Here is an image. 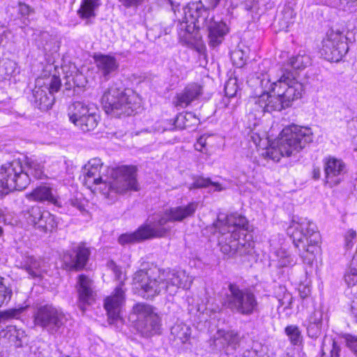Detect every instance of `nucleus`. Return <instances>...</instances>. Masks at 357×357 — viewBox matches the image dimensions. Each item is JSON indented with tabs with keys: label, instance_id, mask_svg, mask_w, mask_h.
<instances>
[{
	"label": "nucleus",
	"instance_id": "f257e3e1",
	"mask_svg": "<svg viewBox=\"0 0 357 357\" xmlns=\"http://www.w3.org/2000/svg\"><path fill=\"white\" fill-rule=\"evenodd\" d=\"M135 167L121 166L116 168L104 167L100 158H92L83 168L81 179L89 189H98L109 197L112 192L123 194L128 190H137Z\"/></svg>",
	"mask_w": 357,
	"mask_h": 357
},
{
	"label": "nucleus",
	"instance_id": "f03ea898",
	"mask_svg": "<svg viewBox=\"0 0 357 357\" xmlns=\"http://www.w3.org/2000/svg\"><path fill=\"white\" fill-rule=\"evenodd\" d=\"M133 282L146 294L144 297H153L162 291L170 295L176 294L178 288L188 289L192 279L185 271L160 270L156 268L137 271Z\"/></svg>",
	"mask_w": 357,
	"mask_h": 357
},
{
	"label": "nucleus",
	"instance_id": "7ed1b4c3",
	"mask_svg": "<svg viewBox=\"0 0 357 357\" xmlns=\"http://www.w3.org/2000/svg\"><path fill=\"white\" fill-rule=\"evenodd\" d=\"M44 166L36 160L27 158L25 167L20 160H13L0 166V195L13 190L25 189L31 181L44 177Z\"/></svg>",
	"mask_w": 357,
	"mask_h": 357
},
{
	"label": "nucleus",
	"instance_id": "20e7f679",
	"mask_svg": "<svg viewBox=\"0 0 357 357\" xmlns=\"http://www.w3.org/2000/svg\"><path fill=\"white\" fill-rule=\"evenodd\" d=\"M311 128L295 124L284 128L277 140V147L268 149L267 157L279 161L281 156L294 155L312 142Z\"/></svg>",
	"mask_w": 357,
	"mask_h": 357
},
{
	"label": "nucleus",
	"instance_id": "39448f33",
	"mask_svg": "<svg viewBox=\"0 0 357 357\" xmlns=\"http://www.w3.org/2000/svg\"><path fill=\"white\" fill-rule=\"evenodd\" d=\"M287 234L290 236L294 245L300 251L303 250L301 257L303 262L312 264L315 253L319 250L320 234L317 231L316 225L306 218H295L287 229Z\"/></svg>",
	"mask_w": 357,
	"mask_h": 357
},
{
	"label": "nucleus",
	"instance_id": "423d86ee",
	"mask_svg": "<svg viewBox=\"0 0 357 357\" xmlns=\"http://www.w3.org/2000/svg\"><path fill=\"white\" fill-rule=\"evenodd\" d=\"M101 102L105 112L114 117L131 116L142 106V99L132 90L113 84L103 94Z\"/></svg>",
	"mask_w": 357,
	"mask_h": 357
},
{
	"label": "nucleus",
	"instance_id": "0eeeda50",
	"mask_svg": "<svg viewBox=\"0 0 357 357\" xmlns=\"http://www.w3.org/2000/svg\"><path fill=\"white\" fill-rule=\"evenodd\" d=\"M260 85L265 90L273 91L281 96L284 102V106L287 107L301 97L303 91V84L297 81L293 73L284 66L281 68L280 75L278 79L272 81L269 75L264 76L260 80Z\"/></svg>",
	"mask_w": 357,
	"mask_h": 357
},
{
	"label": "nucleus",
	"instance_id": "6e6552de",
	"mask_svg": "<svg viewBox=\"0 0 357 357\" xmlns=\"http://www.w3.org/2000/svg\"><path fill=\"white\" fill-rule=\"evenodd\" d=\"M198 204L192 202L187 205L177 206L165 210L149 218L155 229V235L158 238L165 236L171 230L169 223L183 222L194 215Z\"/></svg>",
	"mask_w": 357,
	"mask_h": 357
},
{
	"label": "nucleus",
	"instance_id": "1a4fd4ad",
	"mask_svg": "<svg viewBox=\"0 0 357 357\" xmlns=\"http://www.w3.org/2000/svg\"><path fill=\"white\" fill-rule=\"evenodd\" d=\"M225 305L234 313L250 316L257 310L256 295L250 288H241L235 283H229L225 295Z\"/></svg>",
	"mask_w": 357,
	"mask_h": 357
},
{
	"label": "nucleus",
	"instance_id": "9d476101",
	"mask_svg": "<svg viewBox=\"0 0 357 357\" xmlns=\"http://www.w3.org/2000/svg\"><path fill=\"white\" fill-rule=\"evenodd\" d=\"M67 321V314L62 308L53 304L40 305L33 313L34 326L52 335L59 333Z\"/></svg>",
	"mask_w": 357,
	"mask_h": 357
},
{
	"label": "nucleus",
	"instance_id": "9b49d317",
	"mask_svg": "<svg viewBox=\"0 0 357 357\" xmlns=\"http://www.w3.org/2000/svg\"><path fill=\"white\" fill-rule=\"evenodd\" d=\"M107 267L113 273L115 280L119 281L114 293L106 297L104 301V307L107 311L109 323L114 324L121 320V313L125 303V289H123L124 278L121 268L114 261L108 262Z\"/></svg>",
	"mask_w": 357,
	"mask_h": 357
},
{
	"label": "nucleus",
	"instance_id": "f8f14e48",
	"mask_svg": "<svg viewBox=\"0 0 357 357\" xmlns=\"http://www.w3.org/2000/svg\"><path fill=\"white\" fill-rule=\"evenodd\" d=\"M68 116L70 121L84 132L93 130L100 121L95 105L81 101L74 102L69 105Z\"/></svg>",
	"mask_w": 357,
	"mask_h": 357
},
{
	"label": "nucleus",
	"instance_id": "ddd939ff",
	"mask_svg": "<svg viewBox=\"0 0 357 357\" xmlns=\"http://www.w3.org/2000/svg\"><path fill=\"white\" fill-rule=\"evenodd\" d=\"M347 37L344 31L331 29L322 41L321 54L331 62H338L348 52Z\"/></svg>",
	"mask_w": 357,
	"mask_h": 357
},
{
	"label": "nucleus",
	"instance_id": "4468645a",
	"mask_svg": "<svg viewBox=\"0 0 357 357\" xmlns=\"http://www.w3.org/2000/svg\"><path fill=\"white\" fill-rule=\"evenodd\" d=\"M133 311L137 315V329L143 336L150 337L160 333V319L150 305L138 303L133 307Z\"/></svg>",
	"mask_w": 357,
	"mask_h": 357
},
{
	"label": "nucleus",
	"instance_id": "2eb2a0df",
	"mask_svg": "<svg viewBox=\"0 0 357 357\" xmlns=\"http://www.w3.org/2000/svg\"><path fill=\"white\" fill-rule=\"evenodd\" d=\"M218 244L220 251L228 257H233L236 255L245 256L251 255L254 249V242L250 239L239 237H227L218 236Z\"/></svg>",
	"mask_w": 357,
	"mask_h": 357
},
{
	"label": "nucleus",
	"instance_id": "dca6fc26",
	"mask_svg": "<svg viewBox=\"0 0 357 357\" xmlns=\"http://www.w3.org/2000/svg\"><path fill=\"white\" fill-rule=\"evenodd\" d=\"M24 215L29 225L41 231H52L57 227L56 217L38 206L29 208Z\"/></svg>",
	"mask_w": 357,
	"mask_h": 357
},
{
	"label": "nucleus",
	"instance_id": "f3484780",
	"mask_svg": "<svg viewBox=\"0 0 357 357\" xmlns=\"http://www.w3.org/2000/svg\"><path fill=\"white\" fill-rule=\"evenodd\" d=\"M263 93L259 96L250 99L249 104L254 106L253 109L259 113L272 112L273 111H281L287 108L282 97L273 91L265 90L260 85Z\"/></svg>",
	"mask_w": 357,
	"mask_h": 357
},
{
	"label": "nucleus",
	"instance_id": "a211bd4d",
	"mask_svg": "<svg viewBox=\"0 0 357 357\" xmlns=\"http://www.w3.org/2000/svg\"><path fill=\"white\" fill-rule=\"evenodd\" d=\"M246 223V219L237 214L228 215L225 220L218 218L213 223L214 234L227 237H239L241 228H243Z\"/></svg>",
	"mask_w": 357,
	"mask_h": 357
},
{
	"label": "nucleus",
	"instance_id": "6ab92c4d",
	"mask_svg": "<svg viewBox=\"0 0 357 357\" xmlns=\"http://www.w3.org/2000/svg\"><path fill=\"white\" fill-rule=\"evenodd\" d=\"M325 183L330 187L338 185L347 173L346 164L339 158L327 156L323 160Z\"/></svg>",
	"mask_w": 357,
	"mask_h": 357
},
{
	"label": "nucleus",
	"instance_id": "aec40b11",
	"mask_svg": "<svg viewBox=\"0 0 357 357\" xmlns=\"http://www.w3.org/2000/svg\"><path fill=\"white\" fill-rule=\"evenodd\" d=\"M90 255L89 248L84 243H79L64 253L63 263L69 270L79 271L86 266Z\"/></svg>",
	"mask_w": 357,
	"mask_h": 357
},
{
	"label": "nucleus",
	"instance_id": "412c9836",
	"mask_svg": "<svg viewBox=\"0 0 357 357\" xmlns=\"http://www.w3.org/2000/svg\"><path fill=\"white\" fill-rule=\"evenodd\" d=\"M76 289L77 292V306L84 312L88 305H92L96 300V293L94 290L93 281L85 275L77 278Z\"/></svg>",
	"mask_w": 357,
	"mask_h": 357
},
{
	"label": "nucleus",
	"instance_id": "4be33fe9",
	"mask_svg": "<svg viewBox=\"0 0 357 357\" xmlns=\"http://www.w3.org/2000/svg\"><path fill=\"white\" fill-rule=\"evenodd\" d=\"M154 235L155 229L149 218L146 223L140 226L135 231L121 234L118 238V242L124 245L146 239L158 238Z\"/></svg>",
	"mask_w": 357,
	"mask_h": 357
},
{
	"label": "nucleus",
	"instance_id": "5701e85b",
	"mask_svg": "<svg viewBox=\"0 0 357 357\" xmlns=\"http://www.w3.org/2000/svg\"><path fill=\"white\" fill-rule=\"evenodd\" d=\"M93 59L98 73L105 80H108L119 67L116 57L109 54H96Z\"/></svg>",
	"mask_w": 357,
	"mask_h": 357
},
{
	"label": "nucleus",
	"instance_id": "b1692460",
	"mask_svg": "<svg viewBox=\"0 0 357 357\" xmlns=\"http://www.w3.org/2000/svg\"><path fill=\"white\" fill-rule=\"evenodd\" d=\"M202 93V87L197 83L187 85L183 91L178 93L174 101V106L185 108L192 101L197 100Z\"/></svg>",
	"mask_w": 357,
	"mask_h": 357
},
{
	"label": "nucleus",
	"instance_id": "393cba45",
	"mask_svg": "<svg viewBox=\"0 0 357 357\" xmlns=\"http://www.w3.org/2000/svg\"><path fill=\"white\" fill-rule=\"evenodd\" d=\"M241 337L238 331L235 330L220 329L214 337L215 345L221 344L222 349L231 348L236 350L240 345Z\"/></svg>",
	"mask_w": 357,
	"mask_h": 357
},
{
	"label": "nucleus",
	"instance_id": "a878e982",
	"mask_svg": "<svg viewBox=\"0 0 357 357\" xmlns=\"http://www.w3.org/2000/svg\"><path fill=\"white\" fill-rule=\"evenodd\" d=\"M31 101L35 107L40 110L46 111L52 108L54 102V97L49 93L47 86H36L32 91Z\"/></svg>",
	"mask_w": 357,
	"mask_h": 357
},
{
	"label": "nucleus",
	"instance_id": "bb28decb",
	"mask_svg": "<svg viewBox=\"0 0 357 357\" xmlns=\"http://www.w3.org/2000/svg\"><path fill=\"white\" fill-rule=\"evenodd\" d=\"M208 44L213 47H215L222 43L225 36L228 32L227 24L222 22L211 20L208 25Z\"/></svg>",
	"mask_w": 357,
	"mask_h": 357
},
{
	"label": "nucleus",
	"instance_id": "cd10ccee",
	"mask_svg": "<svg viewBox=\"0 0 357 357\" xmlns=\"http://www.w3.org/2000/svg\"><path fill=\"white\" fill-rule=\"evenodd\" d=\"M184 15L188 22L195 24L199 21L205 22L208 16V10L201 1L192 2L184 8Z\"/></svg>",
	"mask_w": 357,
	"mask_h": 357
},
{
	"label": "nucleus",
	"instance_id": "c85d7f7f",
	"mask_svg": "<svg viewBox=\"0 0 357 357\" xmlns=\"http://www.w3.org/2000/svg\"><path fill=\"white\" fill-rule=\"evenodd\" d=\"M27 198L36 202H47L54 206H61V203L56 195L52 192V189L47 185H40L27 195Z\"/></svg>",
	"mask_w": 357,
	"mask_h": 357
},
{
	"label": "nucleus",
	"instance_id": "c756f323",
	"mask_svg": "<svg viewBox=\"0 0 357 357\" xmlns=\"http://www.w3.org/2000/svg\"><path fill=\"white\" fill-rule=\"evenodd\" d=\"M322 319L323 312L319 310H314L307 317L304 326L310 337L317 339L321 335Z\"/></svg>",
	"mask_w": 357,
	"mask_h": 357
},
{
	"label": "nucleus",
	"instance_id": "7c9ffc66",
	"mask_svg": "<svg viewBox=\"0 0 357 357\" xmlns=\"http://www.w3.org/2000/svg\"><path fill=\"white\" fill-rule=\"evenodd\" d=\"M41 263L39 259L33 256H26L21 262V268L31 278H37L41 277L43 274Z\"/></svg>",
	"mask_w": 357,
	"mask_h": 357
},
{
	"label": "nucleus",
	"instance_id": "2f4dec72",
	"mask_svg": "<svg viewBox=\"0 0 357 357\" xmlns=\"http://www.w3.org/2000/svg\"><path fill=\"white\" fill-rule=\"evenodd\" d=\"M100 5V0H82L78 15L82 19H90L96 17L95 10Z\"/></svg>",
	"mask_w": 357,
	"mask_h": 357
},
{
	"label": "nucleus",
	"instance_id": "473e14b6",
	"mask_svg": "<svg viewBox=\"0 0 357 357\" xmlns=\"http://www.w3.org/2000/svg\"><path fill=\"white\" fill-rule=\"evenodd\" d=\"M274 254L278 267H291L296 264L295 257L283 248L275 250Z\"/></svg>",
	"mask_w": 357,
	"mask_h": 357
},
{
	"label": "nucleus",
	"instance_id": "72a5a7b5",
	"mask_svg": "<svg viewBox=\"0 0 357 357\" xmlns=\"http://www.w3.org/2000/svg\"><path fill=\"white\" fill-rule=\"evenodd\" d=\"M310 63L311 59L309 55L305 53H299L296 56H291L288 61L287 66L295 70H303L310 66Z\"/></svg>",
	"mask_w": 357,
	"mask_h": 357
},
{
	"label": "nucleus",
	"instance_id": "f704fd0d",
	"mask_svg": "<svg viewBox=\"0 0 357 357\" xmlns=\"http://www.w3.org/2000/svg\"><path fill=\"white\" fill-rule=\"evenodd\" d=\"M26 306L20 307L0 311V324H5L13 319H19L20 315L26 310Z\"/></svg>",
	"mask_w": 357,
	"mask_h": 357
},
{
	"label": "nucleus",
	"instance_id": "c9c22d12",
	"mask_svg": "<svg viewBox=\"0 0 357 357\" xmlns=\"http://www.w3.org/2000/svg\"><path fill=\"white\" fill-rule=\"evenodd\" d=\"M171 333L175 338L185 342L190 335V328L184 324H176L172 327Z\"/></svg>",
	"mask_w": 357,
	"mask_h": 357
},
{
	"label": "nucleus",
	"instance_id": "e433bc0d",
	"mask_svg": "<svg viewBox=\"0 0 357 357\" xmlns=\"http://www.w3.org/2000/svg\"><path fill=\"white\" fill-rule=\"evenodd\" d=\"M12 296L11 287L6 283L5 278L0 275V307L8 304Z\"/></svg>",
	"mask_w": 357,
	"mask_h": 357
},
{
	"label": "nucleus",
	"instance_id": "4c0bfd02",
	"mask_svg": "<svg viewBox=\"0 0 357 357\" xmlns=\"http://www.w3.org/2000/svg\"><path fill=\"white\" fill-rule=\"evenodd\" d=\"M285 333L289 337L290 342L294 345H298L303 341L301 331L299 328L295 325L287 326L285 328Z\"/></svg>",
	"mask_w": 357,
	"mask_h": 357
},
{
	"label": "nucleus",
	"instance_id": "58836bf2",
	"mask_svg": "<svg viewBox=\"0 0 357 357\" xmlns=\"http://www.w3.org/2000/svg\"><path fill=\"white\" fill-rule=\"evenodd\" d=\"M214 187V191H222L223 188L219 183L213 182L209 178L197 177L195 179L192 186L195 188H207L208 186Z\"/></svg>",
	"mask_w": 357,
	"mask_h": 357
},
{
	"label": "nucleus",
	"instance_id": "ea45409f",
	"mask_svg": "<svg viewBox=\"0 0 357 357\" xmlns=\"http://www.w3.org/2000/svg\"><path fill=\"white\" fill-rule=\"evenodd\" d=\"M357 238L356 231L353 229H349L346 231L344 235V248L347 250H350L354 245Z\"/></svg>",
	"mask_w": 357,
	"mask_h": 357
},
{
	"label": "nucleus",
	"instance_id": "a19ab883",
	"mask_svg": "<svg viewBox=\"0 0 357 357\" xmlns=\"http://www.w3.org/2000/svg\"><path fill=\"white\" fill-rule=\"evenodd\" d=\"M231 59L234 66L241 68L245 62V54L241 50H235L231 53Z\"/></svg>",
	"mask_w": 357,
	"mask_h": 357
},
{
	"label": "nucleus",
	"instance_id": "79ce46f5",
	"mask_svg": "<svg viewBox=\"0 0 357 357\" xmlns=\"http://www.w3.org/2000/svg\"><path fill=\"white\" fill-rule=\"evenodd\" d=\"M237 91L236 79H229L225 85V95L229 98H233L236 95Z\"/></svg>",
	"mask_w": 357,
	"mask_h": 357
},
{
	"label": "nucleus",
	"instance_id": "37998d69",
	"mask_svg": "<svg viewBox=\"0 0 357 357\" xmlns=\"http://www.w3.org/2000/svg\"><path fill=\"white\" fill-rule=\"evenodd\" d=\"M61 83V79L57 76H52L50 79V82L48 85H45L48 89L49 93L52 96L54 93L58 92L60 89Z\"/></svg>",
	"mask_w": 357,
	"mask_h": 357
},
{
	"label": "nucleus",
	"instance_id": "c03bdc74",
	"mask_svg": "<svg viewBox=\"0 0 357 357\" xmlns=\"http://www.w3.org/2000/svg\"><path fill=\"white\" fill-rule=\"evenodd\" d=\"M192 116V115L191 113L186 114L185 115L181 114L177 115L174 123L175 128L178 129L186 128L188 126V125L186 123L185 121H188V117L190 118Z\"/></svg>",
	"mask_w": 357,
	"mask_h": 357
},
{
	"label": "nucleus",
	"instance_id": "a18cd8bd",
	"mask_svg": "<svg viewBox=\"0 0 357 357\" xmlns=\"http://www.w3.org/2000/svg\"><path fill=\"white\" fill-rule=\"evenodd\" d=\"M126 8H137L144 4L146 0H118Z\"/></svg>",
	"mask_w": 357,
	"mask_h": 357
},
{
	"label": "nucleus",
	"instance_id": "49530a36",
	"mask_svg": "<svg viewBox=\"0 0 357 357\" xmlns=\"http://www.w3.org/2000/svg\"><path fill=\"white\" fill-rule=\"evenodd\" d=\"M345 340L347 346L357 356V337L351 335H346Z\"/></svg>",
	"mask_w": 357,
	"mask_h": 357
},
{
	"label": "nucleus",
	"instance_id": "de8ad7c7",
	"mask_svg": "<svg viewBox=\"0 0 357 357\" xmlns=\"http://www.w3.org/2000/svg\"><path fill=\"white\" fill-rule=\"evenodd\" d=\"M68 206H71L80 212L85 211L84 204L83 202L77 198H71L67 202Z\"/></svg>",
	"mask_w": 357,
	"mask_h": 357
},
{
	"label": "nucleus",
	"instance_id": "09e8293b",
	"mask_svg": "<svg viewBox=\"0 0 357 357\" xmlns=\"http://www.w3.org/2000/svg\"><path fill=\"white\" fill-rule=\"evenodd\" d=\"M8 332L10 336L15 337L17 341H21L22 338L25 336V332L22 329L17 328L16 326H10Z\"/></svg>",
	"mask_w": 357,
	"mask_h": 357
},
{
	"label": "nucleus",
	"instance_id": "8fccbe9b",
	"mask_svg": "<svg viewBox=\"0 0 357 357\" xmlns=\"http://www.w3.org/2000/svg\"><path fill=\"white\" fill-rule=\"evenodd\" d=\"M329 344L332 348L330 350L331 357H340V348L334 340L330 339Z\"/></svg>",
	"mask_w": 357,
	"mask_h": 357
},
{
	"label": "nucleus",
	"instance_id": "3c124183",
	"mask_svg": "<svg viewBox=\"0 0 357 357\" xmlns=\"http://www.w3.org/2000/svg\"><path fill=\"white\" fill-rule=\"evenodd\" d=\"M222 0H211V7L214 9L216 8ZM226 1H229L230 3V6L232 8H236L238 6L241 0H225Z\"/></svg>",
	"mask_w": 357,
	"mask_h": 357
},
{
	"label": "nucleus",
	"instance_id": "603ef678",
	"mask_svg": "<svg viewBox=\"0 0 357 357\" xmlns=\"http://www.w3.org/2000/svg\"><path fill=\"white\" fill-rule=\"evenodd\" d=\"M206 138L204 136H201L195 144V148L197 151L204 152V149L206 146Z\"/></svg>",
	"mask_w": 357,
	"mask_h": 357
},
{
	"label": "nucleus",
	"instance_id": "864d4df0",
	"mask_svg": "<svg viewBox=\"0 0 357 357\" xmlns=\"http://www.w3.org/2000/svg\"><path fill=\"white\" fill-rule=\"evenodd\" d=\"M19 10L21 15H28L31 12V8L25 3H20Z\"/></svg>",
	"mask_w": 357,
	"mask_h": 357
},
{
	"label": "nucleus",
	"instance_id": "5fc2aeb1",
	"mask_svg": "<svg viewBox=\"0 0 357 357\" xmlns=\"http://www.w3.org/2000/svg\"><path fill=\"white\" fill-rule=\"evenodd\" d=\"M313 178L317 180L321 176V170L319 167H315L312 172Z\"/></svg>",
	"mask_w": 357,
	"mask_h": 357
},
{
	"label": "nucleus",
	"instance_id": "6e6d98bb",
	"mask_svg": "<svg viewBox=\"0 0 357 357\" xmlns=\"http://www.w3.org/2000/svg\"><path fill=\"white\" fill-rule=\"evenodd\" d=\"M356 1H357V0H340V3L343 8H345L349 3H354Z\"/></svg>",
	"mask_w": 357,
	"mask_h": 357
},
{
	"label": "nucleus",
	"instance_id": "4d7b16f0",
	"mask_svg": "<svg viewBox=\"0 0 357 357\" xmlns=\"http://www.w3.org/2000/svg\"><path fill=\"white\" fill-rule=\"evenodd\" d=\"M243 357H257L256 351H248L243 354Z\"/></svg>",
	"mask_w": 357,
	"mask_h": 357
},
{
	"label": "nucleus",
	"instance_id": "13d9d810",
	"mask_svg": "<svg viewBox=\"0 0 357 357\" xmlns=\"http://www.w3.org/2000/svg\"><path fill=\"white\" fill-rule=\"evenodd\" d=\"M245 8L247 10H251L252 8V6L250 4H248V3H245Z\"/></svg>",
	"mask_w": 357,
	"mask_h": 357
},
{
	"label": "nucleus",
	"instance_id": "bf43d9fd",
	"mask_svg": "<svg viewBox=\"0 0 357 357\" xmlns=\"http://www.w3.org/2000/svg\"><path fill=\"white\" fill-rule=\"evenodd\" d=\"M351 311H352V313L357 315V307H354V306H352L351 307Z\"/></svg>",
	"mask_w": 357,
	"mask_h": 357
},
{
	"label": "nucleus",
	"instance_id": "052dcab7",
	"mask_svg": "<svg viewBox=\"0 0 357 357\" xmlns=\"http://www.w3.org/2000/svg\"><path fill=\"white\" fill-rule=\"evenodd\" d=\"M248 105L251 107V109L253 110V112H255V115H257V113H258V112H255V111L253 109L254 106H251L249 103H248Z\"/></svg>",
	"mask_w": 357,
	"mask_h": 357
},
{
	"label": "nucleus",
	"instance_id": "680f3d73",
	"mask_svg": "<svg viewBox=\"0 0 357 357\" xmlns=\"http://www.w3.org/2000/svg\"><path fill=\"white\" fill-rule=\"evenodd\" d=\"M354 153H356V156L357 157V146L354 148Z\"/></svg>",
	"mask_w": 357,
	"mask_h": 357
},
{
	"label": "nucleus",
	"instance_id": "e2e57ef3",
	"mask_svg": "<svg viewBox=\"0 0 357 357\" xmlns=\"http://www.w3.org/2000/svg\"><path fill=\"white\" fill-rule=\"evenodd\" d=\"M326 346V342L324 341V342L323 343V349H322L323 351L324 350V348H325Z\"/></svg>",
	"mask_w": 357,
	"mask_h": 357
},
{
	"label": "nucleus",
	"instance_id": "0e129e2a",
	"mask_svg": "<svg viewBox=\"0 0 357 357\" xmlns=\"http://www.w3.org/2000/svg\"><path fill=\"white\" fill-rule=\"evenodd\" d=\"M3 233V230H2V228L0 227V236Z\"/></svg>",
	"mask_w": 357,
	"mask_h": 357
},
{
	"label": "nucleus",
	"instance_id": "69168bd1",
	"mask_svg": "<svg viewBox=\"0 0 357 357\" xmlns=\"http://www.w3.org/2000/svg\"><path fill=\"white\" fill-rule=\"evenodd\" d=\"M66 357H69V356H66Z\"/></svg>",
	"mask_w": 357,
	"mask_h": 357
}]
</instances>
